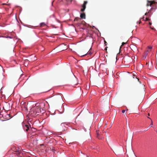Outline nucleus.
<instances>
[{"label": "nucleus", "mask_w": 157, "mask_h": 157, "mask_svg": "<svg viewBox=\"0 0 157 157\" xmlns=\"http://www.w3.org/2000/svg\"><path fill=\"white\" fill-rule=\"evenodd\" d=\"M104 42H105V45H107V43L105 41H104Z\"/></svg>", "instance_id": "obj_18"}, {"label": "nucleus", "mask_w": 157, "mask_h": 157, "mask_svg": "<svg viewBox=\"0 0 157 157\" xmlns=\"http://www.w3.org/2000/svg\"><path fill=\"white\" fill-rule=\"evenodd\" d=\"M126 44L124 42H122V46L124 45V44Z\"/></svg>", "instance_id": "obj_15"}, {"label": "nucleus", "mask_w": 157, "mask_h": 157, "mask_svg": "<svg viewBox=\"0 0 157 157\" xmlns=\"http://www.w3.org/2000/svg\"><path fill=\"white\" fill-rule=\"evenodd\" d=\"M150 28H151L152 29H153V28H151V27H150Z\"/></svg>", "instance_id": "obj_28"}, {"label": "nucleus", "mask_w": 157, "mask_h": 157, "mask_svg": "<svg viewBox=\"0 0 157 157\" xmlns=\"http://www.w3.org/2000/svg\"><path fill=\"white\" fill-rule=\"evenodd\" d=\"M147 14V13H145V15H146Z\"/></svg>", "instance_id": "obj_23"}, {"label": "nucleus", "mask_w": 157, "mask_h": 157, "mask_svg": "<svg viewBox=\"0 0 157 157\" xmlns=\"http://www.w3.org/2000/svg\"><path fill=\"white\" fill-rule=\"evenodd\" d=\"M147 55V53L146 54V55H145V58H146Z\"/></svg>", "instance_id": "obj_22"}, {"label": "nucleus", "mask_w": 157, "mask_h": 157, "mask_svg": "<svg viewBox=\"0 0 157 157\" xmlns=\"http://www.w3.org/2000/svg\"><path fill=\"white\" fill-rule=\"evenodd\" d=\"M101 123H102V122H100V124H98V126L99 125H101Z\"/></svg>", "instance_id": "obj_21"}, {"label": "nucleus", "mask_w": 157, "mask_h": 157, "mask_svg": "<svg viewBox=\"0 0 157 157\" xmlns=\"http://www.w3.org/2000/svg\"><path fill=\"white\" fill-rule=\"evenodd\" d=\"M150 19L148 18H146V21H149Z\"/></svg>", "instance_id": "obj_14"}, {"label": "nucleus", "mask_w": 157, "mask_h": 157, "mask_svg": "<svg viewBox=\"0 0 157 157\" xmlns=\"http://www.w3.org/2000/svg\"><path fill=\"white\" fill-rule=\"evenodd\" d=\"M65 123H62L60 127V128L62 130V131H64L65 130Z\"/></svg>", "instance_id": "obj_4"}, {"label": "nucleus", "mask_w": 157, "mask_h": 157, "mask_svg": "<svg viewBox=\"0 0 157 157\" xmlns=\"http://www.w3.org/2000/svg\"><path fill=\"white\" fill-rule=\"evenodd\" d=\"M23 126L24 130H25L27 132L28 131L29 128V127L28 125L26 124H25L24 125H23Z\"/></svg>", "instance_id": "obj_5"}, {"label": "nucleus", "mask_w": 157, "mask_h": 157, "mask_svg": "<svg viewBox=\"0 0 157 157\" xmlns=\"http://www.w3.org/2000/svg\"><path fill=\"white\" fill-rule=\"evenodd\" d=\"M125 110H123L122 111V112L123 113H124V112H125Z\"/></svg>", "instance_id": "obj_17"}, {"label": "nucleus", "mask_w": 157, "mask_h": 157, "mask_svg": "<svg viewBox=\"0 0 157 157\" xmlns=\"http://www.w3.org/2000/svg\"><path fill=\"white\" fill-rule=\"evenodd\" d=\"M149 25H151V24H152V23H151V22H149Z\"/></svg>", "instance_id": "obj_19"}, {"label": "nucleus", "mask_w": 157, "mask_h": 157, "mask_svg": "<svg viewBox=\"0 0 157 157\" xmlns=\"http://www.w3.org/2000/svg\"><path fill=\"white\" fill-rule=\"evenodd\" d=\"M90 37H92L91 36V35H90Z\"/></svg>", "instance_id": "obj_29"}, {"label": "nucleus", "mask_w": 157, "mask_h": 157, "mask_svg": "<svg viewBox=\"0 0 157 157\" xmlns=\"http://www.w3.org/2000/svg\"><path fill=\"white\" fill-rule=\"evenodd\" d=\"M99 131H96L97 137L99 139H101L102 138L100 136V134L99 133Z\"/></svg>", "instance_id": "obj_7"}, {"label": "nucleus", "mask_w": 157, "mask_h": 157, "mask_svg": "<svg viewBox=\"0 0 157 157\" xmlns=\"http://www.w3.org/2000/svg\"><path fill=\"white\" fill-rule=\"evenodd\" d=\"M148 116H150V113H149L148 114Z\"/></svg>", "instance_id": "obj_25"}, {"label": "nucleus", "mask_w": 157, "mask_h": 157, "mask_svg": "<svg viewBox=\"0 0 157 157\" xmlns=\"http://www.w3.org/2000/svg\"><path fill=\"white\" fill-rule=\"evenodd\" d=\"M105 100V99H103V102H104L105 101L104 100Z\"/></svg>", "instance_id": "obj_26"}, {"label": "nucleus", "mask_w": 157, "mask_h": 157, "mask_svg": "<svg viewBox=\"0 0 157 157\" xmlns=\"http://www.w3.org/2000/svg\"><path fill=\"white\" fill-rule=\"evenodd\" d=\"M45 103L42 102L40 103H37L35 104V106L30 109V111L31 114L33 116L39 115L37 113H43L45 112Z\"/></svg>", "instance_id": "obj_1"}, {"label": "nucleus", "mask_w": 157, "mask_h": 157, "mask_svg": "<svg viewBox=\"0 0 157 157\" xmlns=\"http://www.w3.org/2000/svg\"><path fill=\"white\" fill-rule=\"evenodd\" d=\"M40 27H42L45 25V24L44 23H41L40 24Z\"/></svg>", "instance_id": "obj_10"}, {"label": "nucleus", "mask_w": 157, "mask_h": 157, "mask_svg": "<svg viewBox=\"0 0 157 157\" xmlns=\"http://www.w3.org/2000/svg\"><path fill=\"white\" fill-rule=\"evenodd\" d=\"M80 17L82 19L85 18V14L84 13H81L80 15Z\"/></svg>", "instance_id": "obj_8"}, {"label": "nucleus", "mask_w": 157, "mask_h": 157, "mask_svg": "<svg viewBox=\"0 0 157 157\" xmlns=\"http://www.w3.org/2000/svg\"><path fill=\"white\" fill-rule=\"evenodd\" d=\"M148 48H149L150 49H151L152 48V47H151V46H148Z\"/></svg>", "instance_id": "obj_20"}, {"label": "nucleus", "mask_w": 157, "mask_h": 157, "mask_svg": "<svg viewBox=\"0 0 157 157\" xmlns=\"http://www.w3.org/2000/svg\"><path fill=\"white\" fill-rule=\"evenodd\" d=\"M147 118H149V119H151L150 117H147Z\"/></svg>", "instance_id": "obj_27"}, {"label": "nucleus", "mask_w": 157, "mask_h": 157, "mask_svg": "<svg viewBox=\"0 0 157 157\" xmlns=\"http://www.w3.org/2000/svg\"><path fill=\"white\" fill-rule=\"evenodd\" d=\"M87 2L86 1H85L84 2V3L83 4L82 7V8L81 10V11L82 12H83L85 10L86 8V5L87 4Z\"/></svg>", "instance_id": "obj_2"}, {"label": "nucleus", "mask_w": 157, "mask_h": 157, "mask_svg": "<svg viewBox=\"0 0 157 157\" xmlns=\"http://www.w3.org/2000/svg\"><path fill=\"white\" fill-rule=\"evenodd\" d=\"M79 19H80L79 18H78V17H76L74 19V21H78V20H79Z\"/></svg>", "instance_id": "obj_11"}, {"label": "nucleus", "mask_w": 157, "mask_h": 157, "mask_svg": "<svg viewBox=\"0 0 157 157\" xmlns=\"http://www.w3.org/2000/svg\"><path fill=\"white\" fill-rule=\"evenodd\" d=\"M57 98L59 99L60 101H61L62 100V96L60 95H59L57 96Z\"/></svg>", "instance_id": "obj_9"}, {"label": "nucleus", "mask_w": 157, "mask_h": 157, "mask_svg": "<svg viewBox=\"0 0 157 157\" xmlns=\"http://www.w3.org/2000/svg\"><path fill=\"white\" fill-rule=\"evenodd\" d=\"M107 47L105 48V50H107Z\"/></svg>", "instance_id": "obj_24"}, {"label": "nucleus", "mask_w": 157, "mask_h": 157, "mask_svg": "<svg viewBox=\"0 0 157 157\" xmlns=\"http://www.w3.org/2000/svg\"><path fill=\"white\" fill-rule=\"evenodd\" d=\"M155 2L154 1H149L148 0L147 1V3L146 5V6H151L153 4H155Z\"/></svg>", "instance_id": "obj_3"}, {"label": "nucleus", "mask_w": 157, "mask_h": 157, "mask_svg": "<svg viewBox=\"0 0 157 157\" xmlns=\"http://www.w3.org/2000/svg\"><path fill=\"white\" fill-rule=\"evenodd\" d=\"M107 103L108 104H109V98H108L107 99Z\"/></svg>", "instance_id": "obj_16"}, {"label": "nucleus", "mask_w": 157, "mask_h": 157, "mask_svg": "<svg viewBox=\"0 0 157 157\" xmlns=\"http://www.w3.org/2000/svg\"><path fill=\"white\" fill-rule=\"evenodd\" d=\"M126 111H128V109H127V110H126Z\"/></svg>", "instance_id": "obj_30"}, {"label": "nucleus", "mask_w": 157, "mask_h": 157, "mask_svg": "<svg viewBox=\"0 0 157 157\" xmlns=\"http://www.w3.org/2000/svg\"><path fill=\"white\" fill-rule=\"evenodd\" d=\"M152 125H153V123H152V121L151 120V124H150V127H152Z\"/></svg>", "instance_id": "obj_13"}, {"label": "nucleus", "mask_w": 157, "mask_h": 157, "mask_svg": "<svg viewBox=\"0 0 157 157\" xmlns=\"http://www.w3.org/2000/svg\"><path fill=\"white\" fill-rule=\"evenodd\" d=\"M2 37H6V38H10V39H11L12 38V37L10 36H3Z\"/></svg>", "instance_id": "obj_12"}, {"label": "nucleus", "mask_w": 157, "mask_h": 157, "mask_svg": "<svg viewBox=\"0 0 157 157\" xmlns=\"http://www.w3.org/2000/svg\"><path fill=\"white\" fill-rule=\"evenodd\" d=\"M130 47L133 51L136 50L137 49L136 47L134 45H131Z\"/></svg>", "instance_id": "obj_6"}]
</instances>
